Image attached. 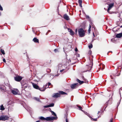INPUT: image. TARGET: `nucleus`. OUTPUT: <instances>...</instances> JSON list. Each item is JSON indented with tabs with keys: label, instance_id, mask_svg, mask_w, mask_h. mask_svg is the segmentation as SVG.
I'll return each mask as SVG.
<instances>
[{
	"label": "nucleus",
	"instance_id": "obj_1",
	"mask_svg": "<svg viewBox=\"0 0 122 122\" xmlns=\"http://www.w3.org/2000/svg\"><path fill=\"white\" fill-rule=\"evenodd\" d=\"M79 36L80 37H83L85 36V31L82 28H80L78 30Z\"/></svg>",
	"mask_w": 122,
	"mask_h": 122
},
{
	"label": "nucleus",
	"instance_id": "obj_2",
	"mask_svg": "<svg viewBox=\"0 0 122 122\" xmlns=\"http://www.w3.org/2000/svg\"><path fill=\"white\" fill-rule=\"evenodd\" d=\"M90 64L89 65H87L85 67V68H87V70L85 71H83L82 72H86L88 71H89L92 68V67L93 65L92 61L91 62L90 61Z\"/></svg>",
	"mask_w": 122,
	"mask_h": 122
},
{
	"label": "nucleus",
	"instance_id": "obj_3",
	"mask_svg": "<svg viewBox=\"0 0 122 122\" xmlns=\"http://www.w3.org/2000/svg\"><path fill=\"white\" fill-rule=\"evenodd\" d=\"M9 117L6 116L2 115L0 117V121H5L7 120L9 118Z\"/></svg>",
	"mask_w": 122,
	"mask_h": 122
},
{
	"label": "nucleus",
	"instance_id": "obj_4",
	"mask_svg": "<svg viewBox=\"0 0 122 122\" xmlns=\"http://www.w3.org/2000/svg\"><path fill=\"white\" fill-rule=\"evenodd\" d=\"M78 83H74L71 85V87L72 89H75L77 88L79 86Z\"/></svg>",
	"mask_w": 122,
	"mask_h": 122
},
{
	"label": "nucleus",
	"instance_id": "obj_5",
	"mask_svg": "<svg viewBox=\"0 0 122 122\" xmlns=\"http://www.w3.org/2000/svg\"><path fill=\"white\" fill-rule=\"evenodd\" d=\"M22 78V77L18 75L14 77L15 80L16 81L19 82L21 80Z\"/></svg>",
	"mask_w": 122,
	"mask_h": 122
},
{
	"label": "nucleus",
	"instance_id": "obj_6",
	"mask_svg": "<svg viewBox=\"0 0 122 122\" xmlns=\"http://www.w3.org/2000/svg\"><path fill=\"white\" fill-rule=\"evenodd\" d=\"M120 75V74L119 73H117H117H116L115 74V73H114V74H112L111 75H110V76L111 79H114L115 78L116 76H119Z\"/></svg>",
	"mask_w": 122,
	"mask_h": 122
},
{
	"label": "nucleus",
	"instance_id": "obj_7",
	"mask_svg": "<svg viewBox=\"0 0 122 122\" xmlns=\"http://www.w3.org/2000/svg\"><path fill=\"white\" fill-rule=\"evenodd\" d=\"M57 117H56L53 116L51 117H47V121H51L53 120L56 119H57Z\"/></svg>",
	"mask_w": 122,
	"mask_h": 122
},
{
	"label": "nucleus",
	"instance_id": "obj_8",
	"mask_svg": "<svg viewBox=\"0 0 122 122\" xmlns=\"http://www.w3.org/2000/svg\"><path fill=\"white\" fill-rule=\"evenodd\" d=\"M114 4L113 3H112L109 5L107 9V12L109 13H110L109 12V10L111 9L112 8Z\"/></svg>",
	"mask_w": 122,
	"mask_h": 122
},
{
	"label": "nucleus",
	"instance_id": "obj_9",
	"mask_svg": "<svg viewBox=\"0 0 122 122\" xmlns=\"http://www.w3.org/2000/svg\"><path fill=\"white\" fill-rule=\"evenodd\" d=\"M53 97H54L55 98H57L58 97H60V96L59 95L58 93H54L52 96Z\"/></svg>",
	"mask_w": 122,
	"mask_h": 122
},
{
	"label": "nucleus",
	"instance_id": "obj_10",
	"mask_svg": "<svg viewBox=\"0 0 122 122\" xmlns=\"http://www.w3.org/2000/svg\"><path fill=\"white\" fill-rule=\"evenodd\" d=\"M63 17L64 18L67 20H70V19L68 16L66 14H65L64 15Z\"/></svg>",
	"mask_w": 122,
	"mask_h": 122
},
{
	"label": "nucleus",
	"instance_id": "obj_11",
	"mask_svg": "<svg viewBox=\"0 0 122 122\" xmlns=\"http://www.w3.org/2000/svg\"><path fill=\"white\" fill-rule=\"evenodd\" d=\"M58 94L61 96V95H64V94L67 95V94L65 92L62 91H58Z\"/></svg>",
	"mask_w": 122,
	"mask_h": 122
},
{
	"label": "nucleus",
	"instance_id": "obj_12",
	"mask_svg": "<svg viewBox=\"0 0 122 122\" xmlns=\"http://www.w3.org/2000/svg\"><path fill=\"white\" fill-rule=\"evenodd\" d=\"M22 86V90H24L27 87V86L26 84H23L22 83H21Z\"/></svg>",
	"mask_w": 122,
	"mask_h": 122
},
{
	"label": "nucleus",
	"instance_id": "obj_13",
	"mask_svg": "<svg viewBox=\"0 0 122 122\" xmlns=\"http://www.w3.org/2000/svg\"><path fill=\"white\" fill-rule=\"evenodd\" d=\"M32 83L33 86L35 88L37 89H38L39 88V86L38 85L34 83Z\"/></svg>",
	"mask_w": 122,
	"mask_h": 122
},
{
	"label": "nucleus",
	"instance_id": "obj_14",
	"mask_svg": "<svg viewBox=\"0 0 122 122\" xmlns=\"http://www.w3.org/2000/svg\"><path fill=\"white\" fill-rule=\"evenodd\" d=\"M68 31L70 33V34L72 36H73L74 35V32H73V31L71 29H68Z\"/></svg>",
	"mask_w": 122,
	"mask_h": 122
},
{
	"label": "nucleus",
	"instance_id": "obj_15",
	"mask_svg": "<svg viewBox=\"0 0 122 122\" xmlns=\"http://www.w3.org/2000/svg\"><path fill=\"white\" fill-rule=\"evenodd\" d=\"M117 37L120 38L122 36V33H119L117 34L116 36Z\"/></svg>",
	"mask_w": 122,
	"mask_h": 122
},
{
	"label": "nucleus",
	"instance_id": "obj_16",
	"mask_svg": "<svg viewBox=\"0 0 122 122\" xmlns=\"http://www.w3.org/2000/svg\"><path fill=\"white\" fill-rule=\"evenodd\" d=\"M33 41L35 43H39V41L38 39H37L36 37L34 38L33 40Z\"/></svg>",
	"mask_w": 122,
	"mask_h": 122
},
{
	"label": "nucleus",
	"instance_id": "obj_17",
	"mask_svg": "<svg viewBox=\"0 0 122 122\" xmlns=\"http://www.w3.org/2000/svg\"><path fill=\"white\" fill-rule=\"evenodd\" d=\"M46 89V88H45L44 87L42 88H40L39 87V88L38 89L41 91H45Z\"/></svg>",
	"mask_w": 122,
	"mask_h": 122
},
{
	"label": "nucleus",
	"instance_id": "obj_18",
	"mask_svg": "<svg viewBox=\"0 0 122 122\" xmlns=\"http://www.w3.org/2000/svg\"><path fill=\"white\" fill-rule=\"evenodd\" d=\"M77 81L80 83V85L81 84L84 82L83 81H81L78 79H77Z\"/></svg>",
	"mask_w": 122,
	"mask_h": 122
},
{
	"label": "nucleus",
	"instance_id": "obj_19",
	"mask_svg": "<svg viewBox=\"0 0 122 122\" xmlns=\"http://www.w3.org/2000/svg\"><path fill=\"white\" fill-rule=\"evenodd\" d=\"M34 99L36 100V101L38 102H41L40 100V99L39 98V97H34L33 98Z\"/></svg>",
	"mask_w": 122,
	"mask_h": 122
},
{
	"label": "nucleus",
	"instance_id": "obj_20",
	"mask_svg": "<svg viewBox=\"0 0 122 122\" xmlns=\"http://www.w3.org/2000/svg\"><path fill=\"white\" fill-rule=\"evenodd\" d=\"M11 92L13 94L15 95H17L18 93L17 92L14 90H12Z\"/></svg>",
	"mask_w": 122,
	"mask_h": 122
},
{
	"label": "nucleus",
	"instance_id": "obj_21",
	"mask_svg": "<svg viewBox=\"0 0 122 122\" xmlns=\"http://www.w3.org/2000/svg\"><path fill=\"white\" fill-rule=\"evenodd\" d=\"M109 101V100H108L105 103V109H104V110H105L106 108L107 107L108 103V102Z\"/></svg>",
	"mask_w": 122,
	"mask_h": 122
},
{
	"label": "nucleus",
	"instance_id": "obj_22",
	"mask_svg": "<svg viewBox=\"0 0 122 122\" xmlns=\"http://www.w3.org/2000/svg\"><path fill=\"white\" fill-rule=\"evenodd\" d=\"M62 67V65L61 64H60L58 66H57V68L58 69H61V67Z\"/></svg>",
	"mask_w": 122,
	"mask_h": 122
},
{
	"label": "nucleus",
	"instance_id": "obj_23",
	"mask_svg": "<svg viewBox=\"0 0 122 122\" xmlns=\"http://www.w3.org/2000/svg\"><path fill=\"white\" fill-rule=\"evenodd\" d=\"M0 108V110H4L5 109V108L2 105H1V106Z\"/></svg>",
	"mask_w": 122,
	"mask_h": 122
},
{
	"label": "nucleus",
	"instance_id": "obj_24",
	"mask_svg": "<svg viewBox=\"0 0 122 122\" xmlns=\"http://www.w3.org/2000/svg\"><path fill=\"white\" fill-rule=\"evenodd\" d=\"M77 107H78L79 108V110H81L82 111H83V110L82 109V108L81 106H78V105H77Z\"/></svg>",
	"mask_w": 122,
	"mask_h": 122
},
{
	"label": "nucleus",
	"instance_id": "obj_25",
	"mask_svg": "<svg viewBox=\"0 0 122 122\" xmlns=\"http://www.w3.org/2000/svg\"><path fill=\"white\" fill-rule=\"evenodd\" d=\"M54 103H52L50 104L49 105V107H53L54 106Z\"/></svg>",
	"mask_w": 122,
	"mask_h": 122
},
{
	"label": "nucleus",
	"instance_id": "obj_26",
	"mask_svg": "<svg viewBox=\"0 0 122 122\" xmlns=\"http://www.w3.org/2000/svg\"><path fill=\"white\" fill-rule=\"evenodd\" d=\"M1 52V53L3 54V55H5V53L4 52V50H3L1 49L0 50Z\"/></svg>",
	"mask_w": 122,
	"mask_h": 122
},
{
	"label": "nucleus",
	"instance_id": "obj_27",
	"mask_svg": "<svg viewBox=\"0 0 122 122\" xmlns=\"http://www.w3.org/2000/svg\"><path fill=\"white\" fill-rule=\"evenodd\" d=\"M51 111V112L52 113V114L53 115L55 116H56V114L53 111Z\"/></svg>",
	"mask_w": 122,
	"mask_h": 122
},
{
	"label": "nucleus",
	"instance_id": "obj_28",
	"mask_svg": "<svg viewBox=\"0 0 122 122\" xmlns=\"http://www.w3.org/2000/svg\"><path fill=\"white\" fill-rule=\"evenodd\" d=\"M93 46L92 44H91L90 45H89L88 46V47L89 49H90L91 48H92V47Z\"/></svg>",
	"mask_w": 122,
	"mask_h": 122
},
{
	"label": "nucleus",
	"instance_id": "obj_29",
	"mask_svg": "<svg viewBox=\"0 0 122 122\" xmlns=\"http://www.w3.org/2000/svg\"><path fill=\"white\" fill-rule=\"evenodd\" d=\"M91 120H93L94 121H96L97 120V118H96L94 119L92 118V117H91Z\"/></svg>",
	"mask_w": 122,
	"mask_h": 122
},
{
	"label": "nucleus",
	"instance_id": "obj_30",
	"mask_svg": "<svg viewBox=\"0 0 122 122\" xmlns=\"http://www.w3.org/2000/svg\"><path fill=\"white\" fill-rule=\"evenodd\" d=\"M121 97L119 101V102H118L117 103V107H118V106L119 105V104H120V103L121 102Z\"/></svg>",
	"mask_w": 122,
	"mask_h": 122
},
{
	"label": "nucleus",
	"instance_id": "obj_31",
	"mask_svg": "<svg viewBox=\"0 0 122 122\" xmlns=\"http://www.w3.org/2000/svg\"><path fill=\"white\" fill-rule=\"evenodd\" d=\"M40 119L42 120H44V117H43L41 116L40 117Z\"/></svg>",
	"mask_w": 122,
	"mask_h": 122
},
{
	"label": "nucleus",
	"instance_id": "obj_32",
	"mask_svg": "<svg viewBox=\"0 0 122 122\" xmlns=\"http://www.w3.org/2000/svg\"><path fill=\"white\" fill-rule=\"evenodd\" d=\"M82 1L81 0H78V3L79 4H82Z\"/></svg>",
	"mask_w": 122,
	"mask_h": 122
},
{
	"label": "nucleus",
	"instance_id": "obj_33",
	"mask_svg": "<svg viewBox=\"0 0 122 122\" xmlns=\"http://www.w3.org/2000/svg\"><path fill=\"white\" fill-rule=\"evenodd\" d=\"M44 108H47L49 107V105L47 106H43Z\"/></svg>",
	"mask_w": 122,
	"mask_h": 122
},
{
	"label": "nucleus",
	"instance_id": "obj_34",
	"mask_svg": "<svg viewBox=\"0 0 122 122\" xmlns=\"http://www.w3.org/2000/svg\"><path fill=\"white\" fill-rule=\"evenodd\" d=\"M92 52V51H91L90 50L88 52V54L89 55H90Z\"/></svg>",
	"mask_w": 122,
	"mask_h": 122
},
{
	"label": "nucleus",
	"instance_id": "obj_35",
	"mask_svg": "<svg viewBox=\"0 0 122 122\" xmlns=\"http://www.w3.org/2000/svg\"><path fill=\"white\" fill-rule=\"evenodd\" d=\"M0 10L1 11L3 10V9L1 5H0Z\"/></svg>",
	"mask_w": 122,
	"mask_h": 122
},
{
	"label": "nucleus",
	"instance_id": "obj_36",
	"mask_svg": "<svg viewBox=\"0 0 122 122\" xmlns=\"http://www.w3.org/2000/svg\"><path fill=\"white\" fill-rule=\"evenodd\" d=\"M65 117L66 118V122H68V120L67 119V116H66V115H65Z\"/></svg>",
	"mask_w": 122,
	"mask_h": 122
},
{
	"label": "nucleus",
	"instance_id": "obj_37",
	"mask_svg": "<svg viewBox=\"0 0 122 122\" xmlns=\"http://www.w3.org/2000/svg\"><path fill=\"white\" fill-rule=\"evenodd\" d=\"M54 51L55 52H56L57 51H58V50L57 49H55L54 50Z\"/></svg>",
	"mask_w": 122,
	"mask_h": 122
},
{
	"label": "nucleus",
	"instance_id": "obj_38",
	"mask_svg": "<svg viewBox=\"0 0 122 122\" xmlns=\"http://www.w3.org/2000/svg\"><path fill=\"white\" fill-rule=\"evenodd\" d=\"M113 118H111L110 120V122H113Z\"/></svg>",
	"mask_w": 122,
	"mask_h": 122
},
{
	"label": "nucleus",
	"instance_id": "obj_39",
	"mask_svg": "<svg viewBox=\"0 0 122 122\" xmlns=\"http://www.w3.org/2000/svg\"><path fill=\"white\" fill-rule=\"evenodd\" d=\"M3 61L5 63L6 62L5 60V59L4 58L3 59Z\"/></svg>",
	"mask_w": 122,
	"mask_h": 122
},
{
	"label": "nucleus",
	"instance_id": "obj_40",
	"mask_svg": "<svg viewBox=\"0 0 122 122\" xmlns=\"http://www.w3.org/2000/svg\"><path fill=\"white\" fill-rule=\"evenodd\" d=\"M51 85V83H50L49 82L48 83V86L47 87V88L49 87V86H50Z\"/></svg>",
	"mask_w": 122,
	"mask_h": 122
},
{
	"label": "nucleus",
	"instance_id": "obj_41",
	"mask_svg": "<svg viewBox=\"0 0 122 122\" xmlns=\"http://www.w3.org/2000/svg\"><path fill=\"white\" fill-rule=\"evenodd\" d=\"M86 17L87 19H89V16L88 15H86Z\"/></svg>",
	"mask_w": 122,
	"mask_h": 122
},
{
	"label": "nucleus",
	"instance_id": "obj_42",
	"mask_svg": "<svg viewBox=\"0 0 122 122\" xmlns=\"http://www.w3.org/2000/svg\"><path fill=\"white\" fill-rule=\"evenodd\" d=\"M44 121H47V117H46V118H45L44 117Z\"/></svg>",
	"mask_w": 122,
	"mask_h": 122
},
{
	"label": "nucleus",
	"instance_id": "obj_43",
	"mask_svg": "<svg viewBox=\"0 0 122 122\" xmlns=\"http://www.w3.org/2000/svg\"><path fill=\"white\" fill-rule=\"evenodd\" d=\"M78 49L77 48H76L75 49V51H78Z\"/></svg>",
	"mask_w": 122,
	"mask_h": 122
},
{
	"label": "nucleus",
	"instance_id": "obj_44",
	"mask_svg": "<svg viewBox=\"0 0 122 122\" xmlns=\"http://www.w3.org/2000/svg\"><path fill=\"white\" fill-rule=\"evenodd\" d=\"M91 30V29H89L88 30V31L89 32V33H90V31Z\"/></svg>",
	"mask_w": 122,
	"mask_h": 122
},
{
	"label": "nucleus",
	"instance_id": "obj_45",
	"mask_svg": "<svg viewBox=\"0 0 122 122\" xmlns=\"http://www.w3.org/2000/svg\"><path fill=\"white\" fill-rule=\"evenodd\" d=\"M64 70H65L64 69H62V70H61L60 71L61 72H62Z\"/></svg>",
	"mask_w": 122,
	"mask_h": 122
},
{
	"label": "nucleus",
	"instance_id": "obj_46",
	"mask_svg": "<svg viewBox=\"0 0 122 122\" xmlns=\"http://www.w3.org/2000/svg\"><path fill=\"white\" fill-rule=\"evenodd\" d=\"M120 90H121V89H119V94L120 95V96H121V92H120Z\"/></svg>",
	"mask_w": 122,
	"mask_h": 122
},
{
	"label": "nucleus",
	"instance_id": "obj_47",
	"mask_svg": "<svg viewBox=\"0 0 122 122\" xmlns=\"http://www.w3.org/2000/svg\"><path fill=\"white\" fill-rule=\"evenodd\" d=\"M85 114L87 115L88 116H89V114L88 113H87V112H86V113H85Z\"/></svg>",
	"mask_w": 122,
	"mask_h": 122
},
{
	"label": "nucleus",
	"instance_id": "obj_48",
	"mask_svg": "<svg viewBox=\"0 0 122 122\" xmlns=\"http://www.w3.org/2000/svg\"><path fill=\"white\" fill-rule=\"evenodd\" d=\"M79 6L81 7H82V4H79Z\"/></svg>",
	"mask_w": 122,
	"mask_h": 122
},
{
	"label": "nucleus",
	"instance_id": "obj_49",
	"mask_svg": "<svg viewBox=\"0 0 122 122\" xmlns=\"http://www.w3.org/2000/svg\"><path fill=\"white\" fill-rule=\"evenodd\" d=\"M49 111L51 112V109L50 108H49Z\"/></svg>",
	"mask_w": 122,
	"mask_h": 122
},
{
	"label": "nucleus",
	"instance_id": "obj_50",
	"mask_svg": "<svg viewBox=\"0 0 122 122\" xmlns=\"http://www.w3.org/2000/svg\"><path fill=\"white\" fill-rule=\"evenodd\" d=\"M91 25L90 24L89 25V29H91Z\"/></svg>",
	"mask_w": 122,
	"mask_h": 122
},
{
	"label": "nucleus",
	"instance_id": "obj_51",
	"mask_svg": "<svg viewBox=\"0 0 122 122\" xmlns=\"http://www.w3.org/2000/svg\"><path fill=\"white\" fill-rule=\"evenodd\" d=\"M93 36L94 37H95V35L94 34V33H93Z\"/></svg>",
	"mask_w": 122,
	"mask_h": 122
},
{
	"label": "nucleus",
	"instance_id": "obj_52",
	"mask_svg": "<svg viewBox=\"0 0 122 122\" xmlns=\"http://www.w3.org/2000/svg\"><path fill=\"white\" fill-rule=\"evenodd\" d=\"M105 106H104L103 108V109H104V111L105 110H104V109H105Z\"/></svg>",
	"mask_w": 122,
	"mask_h": 122
},
{
	"label": "nucleus",
	"instance_id": "obj_53",
	"mask_svg": "<svg viewBox=\"0 0 122 122\" xmlns=\"http://www.w3.org/2000/svg\"><path fill=\"white\" fill-rule=\"evenodd\" d=\"M77 29H76V30H75V32H76V34L77 33Z\"/></svg>",
	"mask_w": 122,
	"mask_h": 122
},
{
	"label": "nucleus",
	"instance_id": "obj_54",
	"mask_svg": "<svg viewBox=\"0 0 122 122\" xmlns=\"http://www.w3.org/2000/svg\"><path fill=\"white\" fill-rule=\"evenodd\" d=\"M104 69V67H103V68L101 69V70H103V69Z\"/></svg>",
	"mask_w": 122,
	"mask_h": 122
},
{
	"label": "nucleus",
	"instance_id": "obj_55",
	"mask_svg": "<svg viewBox=\"0 0 122 122\" xmlns=\"http://www.w3.org/2000/svg\"><path fill=\"white\" fill-rule=\"evenodd\" d=\"M94 40H92V42H93V41H94Z\"/></svg>",
	"mask_w": 122,
	"mask_h": 122
},
{
	"label": "nucleus",
	"instance_id": "obj_56",
	"mask_svg": "<svg viewBox=\"0 0 122 122\" xmlns=\"http://www.w3.org/2000/svg\"><path fill=\"white\" fill-rule=\"evenodd\" d=\"M47 85H47V84L46 85V87H47Z\"/></svg>",
	"mask_w": 122,
	"mask_h": 122
},
{
	"label": "nucleus",
	"instance_id": "obj_57",
	"mask_svg": "<svg viewBox=\"0 0 122 122\" xmlns=\"http://www.w3.org/2000/svg\"><path fill=\"white\" fill-rule=\"evenodd\" d=\"M78 57H80V55L79 54H78Z\"/></svg>",
	"mask_w": 122,
	"mask_h": 122
},
{
	"label": "nucleus",
	"instance_id": "obj_58",
	"mask_svg": "<svg viewBox=\"0 0 122 122\" xmlns=\"http://www.w3.org/2000/svg\"><path fill=\"white\" fill-rule=\"evenodd\" d=\"M100 111H99L98 112V114H99V113H100Z\"/></svg>",
	"mask_w": 122,
	"mask_h": 122
},
{
	"label": "nucleus",
	"instance_id": "obj_59",
	"mask_svg": "<svg viewBox=\"0 0 122 122\" xmlns=\"http://www.w3.org/2000/svg\"><path fill=\"white\" fill-rule=\"evenodd\" d=\"M88 82V81H86L85 82V83H87Z\"/></svg>",
	"mask_w": 122,
	"mask_h": 122
},
{
	"label": "nucleus",
	"instance_id": "obj_60",
	"mask_svg": "<svg viewBox=\"0 0 122 122\" xmlns=\"http://www.w3.org/2000/svg\"><path fill=\"white\" fill-rule=\"evenodd\" d=\"M100 68L99 67V68H98V69H99V70H100Z\"/></svg>",
	"mask_w": 122,
	"mask_h": 122
},
{
	"label": "nucleus",
	"instance_id": "obj_61",
	"mask_svg": "<svg viewBox=\"0 0 122 122\" xmlns=\"http://www.w3.org/2000/svg\"><path fill=\"white\" fill-rule=\"evenodd\" d=\"M69 47H71V46H69Z\"/></svg>",
	"mask_w": 122,
	"mask_h": 122
},
{
	"label": "nucleus",
	"instance_id": "obj_62",
	"mask_svg": "<svg viewBox=\"0 0 122 122\" xmlns=\"http://www.w3.org/2000/svg\"><path fill=\"white\" fill-rule=\"evenodd\" d=\"M69 60V62H70H70H71V60L70 59Z\"/></svg>",
	"mask_w": 122,
	"mask_h": 122
},
{
	"label": "nucleus",
	"instance_id": "obj_63",
	"mask_svg": "<svg viewBox=\"0 0 122 122\" xmlns=\"http://www.w3.org/2000/svg\"><path fill=\"white\" fill-rule=\"evenodd\" d=\"M120 28H122V25H121V26H120Z\"/></svg>",
	"mask_w": 122,
	"mask_h": 122
},
{
	"label": "nucleus",
	"instance_id": "obj_64",
	"mask_svg": "<svg viewBox=\"0 0 122 122\" xmlns=\"http://www.w3.org/2000/svg\"><path fill=\"white\" fill-rule=\"evenodd\" d=\"M49 32H51V30H48Z\"/></svg>",
	"mask_w": 122,
	"mask_h": 122
}]
</instances>
